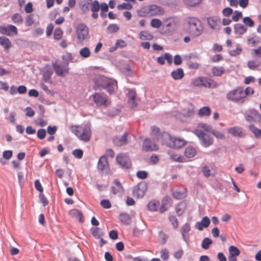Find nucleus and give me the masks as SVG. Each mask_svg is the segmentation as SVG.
<instances>
[{
  "label": "nucleus",
  "mask_w": 261,
  "mask_h": 261,
  "mask_svg": "<svg viewBox=\"0 0 261 261\" xmlns=\"http://www.w3.org/2000/svg\"><path fill=\"white\" fill-rule=\"evenodd\" d=\"M186 21L187 24L185 31L190 36L196 38L202 34L203 32L202 24L197 17H188Z\"/></svg>",
  "instance_id": "nucleus-1"
},
{
  "label": "nucleus",
  "mask_w": 261,
  "mask_h": 261,
  "mask_svg": "<svg viewBox=\"0 0 261 261\" xmlns=\"http://www.w3.org/2000/svg\"><path fill=\"white\" fill-rule=\"evenodd\" d=\"M161 142L166 146L175 149L183 147L187 143L183 139L173 137L166 132H163L161 135Z\"/></svg>",
  "instance_id": "nucleus-2"
},
{
  "label": "nucleus",
  "mask_w": 261,
  "mask_h": 261,
  "mask_svg": "<svg viewBox=\"0 0 261 261\" xmlns=\"http://www.w3.org/2000/svg\"><path fill=\"white\" fill-rule=\"evenodd\" d=\"M75 29L77 36L76 43L83 44L84 41L88 38L89 29L85 24L80 23L76 26Z\"/></svg>",
  "instance_id": "nucleus-3"
},
{
  "label": "nucleus",
  "mask_w": 261,
  "mask_h": 261,
  "mask_svg": "<svg viewBox=\"0 0 261 261\" xmlns=\"http://www.w3.org/2000/svg\"><path fill=\"white\" fill-rule=\"evenodd\" d=\"M116 161L123 169L128 170L132 168L131 160L129 156L125 153H118L116 156Z\"/></svg>",
  "instance_id": "nucleus-4"
},
{
  "label": "nucleus",
  "mask_w": 261,
  "mask_h": 261,
  "mask_svg": "<svg viewBox=\"0 0 261 261\" xmlns=\"http://www.w3.org/2000/svg\"><path fill=\"white\" fill-rule=\"evenodd\" d=\"M142 12L149 16L153 15H163L164 13V10L160 6L150 5L143 8L142 9Z\"/></svg>",
  "instance_id": "nucleus-5"
},
{
  "label": "nucleus",
  "mask_w": 261,
  "mask_h": 261,
  "mask_svg": "<svg viewBox=\"0 0 261 261\" xmlns=\"http://www.w3.org/2000/svg\"><path fill=\"white\" fill-rule=\"evenodd\" d=\"M241 87H238L229 92H228L226 96L227 100L232 101L234 102H238L243 99V96L241 94Z\"/></svg>",
  "instance_id": "nucleus-6"
},
{
  "label": "nucleus",
  "mask_w": 261,
  "mask_h": 261,
  "mask_svg": "<svg viewBox=\"0 0 261 261\" xmlns=\"http://www.w3.org/2000/svg\"><path fill=\"white\" fill-rule=\"evenodd\" d=\"M52 66L56 74L59 76L65 77L69 72L68 63L59 65L56 63H53Z\"/></svg>",
  "instance_id": "nucleus-7"
},
{
  "label": "nucleus",
  "mask_w": 261,
  "mask_h": 261,
  "mask_svg": "<svg viewBox=\"0 0 261 261\" xmlns=\"http://www.w3.org/2000/svg\"><path fill=\"white\" fill-rule=\"evenodd\" d=\"M97 170L100 174H103L105 171H109L110 166L107 155H102L99 158L97 165Z\"/></svg>",
  "instance_id": "nucleus-8"
},
{
  "label": "nucleus",
  "mask_w": 261,
  "mask_h": 261,
  "mask_svg": "<svg viewBox=\"0 0 261 261\" xmlns=\"http://www.w3.org/2000/svg\"><path fill=\"white\" fill-rule=\"evenodd\" d=\"M147 190V185L146 182L141 181L136 186L133 191L134 196L137 198H142Z\"/></svg>",
  "instance_id": "nucleus-9"
},
{
  "label": "nucleus",
  "mask_w": 261,
  "mask_h": 261,
  "mask_svg": "<svg viewBox=\"0 0 261 261\" xmlns=\"http://www.w3.org/2000/svg\"><path fill=\"white\" fill-rule=\"evenodd\" d=\"M91 97L97 106H107L108 105L109 102L106 95L95 92L91 96Z\"/></svg>",
  "instance_id": "nucleus-10"
},
{
  "label": "nucleus",
  "mask_w": 261,
  "mask_h": 261,
  "mask_svg": "<svg viewBox=\"0 0 261 261\" xmlns=\"http://www.w3.org/2000/svg\"><path fill=\"white\" fill-rule=\"evenodd\" d=\"M172 204V199L169 195H166L162 199L161 205L159 208V212L161 214L167 211Z\"/></svg>",
  "instance_id": "nucleus-11"
},
{
  "label": "nucleus",
  "mask_w": 261,
  "mask_h": 261,
  "mask_svg": "<svg viewBox=\"0 0 261 261\" xmlns=\"http://www.w3.org/2000/svg\"><path fill=\"white\" fill-rule=\"evenodd\" d=\"M0 33L7 36L16 35L18 34L17 28L11 24L7 27L0 26Z\"/></svg>",
  "instance_id": "nucleus-12"
},
{
  "label": "nucleus",
  "mask_w": 261,
  "mask_h": 261,
  "mask_svg": "<svg viewBox=\"0 0 261 261\" xmlns=\"http://www.w3.org/2000/svg\"><path fill=\"white\" fill-rule=\"evenodd\" d=\"M82 130L83 132L82 133H81L79 139L81 140L88 142L90 140L91 136L90 124L87 123L85 124L84 127H82Z\"/></svg>",
  "instance_id": "nucleus-13"
},
{
  "label": "nucleus",
  "mask_w": 261,
  "mask_h": 261,
  "mask_svg": "<svg viewBox=\"0 0 261 261\" xmlns=\"http://www.w3.org/2000/svg\"><path fill=\"white\" fill-rule=\"evenodd\" d=\"M110 80L105 76H99L98 77L94 80V85L93 89L97 90L98 89L101 90L104 89L107 82Z\"/></svg>",
  "instance_id": "nucleus-14"
},
{
  "label": "nucleus",
  "mask_w": 261,
  "mask_h": 261,
  "mask_svg": "<svg viewBox=\"0 0 261 261\" xmlns=\"http://www.w3.org/2000/svg\"><path fill=\"white\" fill-rule=\"evenodd\" d=\"M227 132L233 137L244 138L246 134L244 132L243 128L240 126H233L227 129Z\"/></svg>",
  "instance_id": "nucleus-15"
},
{
  "label": "nucleus",
  "mask_w": 261,
  "mask_h": 261,
  "mask_svg": "<svg viewBox=\"0 0 261 261\" xmlns=\"http://www.w3.org/2000/svg\"><path fill=\"white\" fill-rule=\"evenodd\" d=\"M136 96L137 93L135 89L129 90L127 94L128 103L132 109H134L138 106V103L136 101Z\"/></svg>",
  "instance_id": "nucleus-16"
},
{
  "label": "nucleus",
  "mask_w": 261,
  "mask_h": 261,
  "mask_svg": "<svg viewBox=\"0 0 261 261\" xmlns=\"http://www.w3.org/2000/svg\"><path fill=\"white\" fill-rule=\"evenodd\" d=\"M143 148L145 151H152L158 149V146L152 143L150 139L146 138L143 142Z\"/></svg>",
  "instance_id": "nucleus-17"
},
{
  "label": "nucleus",
  "mask_w": 261,
  "mask_h": 261,
  "mask_svg": "<svg viewBox=\"0 0 261 261\" xmlns=\"http://www.w3.org/2000/svg\"><path fill=\"white\" fill-rule=\"evenodd\" d=\"M191 230V226L189 223H185L181 227L180 232L183 240L188 243L189 238V232Z\"/></svg>",
  "instance_id": "nucleus-18"
},
{
  "label": "nucleus",
  "mask_w": 261,
  "mask_h": 261,
  "mask_svg": "<svg viewBox=\"0 0 261 261\" xmlns=\"http://www.w3.org/2000/svg\"><path fill=\"white\" fill-rule=\"evenodd\" d=\"M177 18V17H168L164 21V25L174 30L179 25V21Z\"/></svg>",
  "instance_id": "nucleus-19"
},
{
  "label": "nucleus",
  "mask_w": 261,
  "mask_h": 261,
  "mask_svg": "<svg viewBox=\"0 0 261 261\" xmlns=\"http://www.w3.org/2000/svg\"><path fill=\"white\" fill-rule=\"evenodd\" d=\"M202 86L208 88H216L218 84L214 80L203 76Z\"/></svg>",
  "instance_id": "nucleus-20"
},
{
  "label": "nucleus",
  "mask_w": 261,
  "mask_h": 261,
  "mask_svg": "<svg viewBox=\"0 0 261 261\" xmlns=\"http://www.w3.org/2000/svg\"><path fill=\"white\" fill-rule=\"evenodd\" d=\"M210 220L207 216H204L201 222H198L195 224V227L199 230H202L203 228L207 227L210 224Z\"/></svg>",
  "instance_id": "nucleus-21"
},
{
  "label": "nucleus",
  "mask_w": 261,
  "mask_h": 261,
  "mask_svg": "<svg viewBox=\"0 0 261 261\" xmlns=\"http://www.w3.org/2000/svg\"><path fill=\"white\" fill-rule=\"evenodd\" d=\"M116 87H117L116 81L110 79L103 89H106L107 92L111 94L115 92Z\"/></svg>",
  "instance_id": "nucleus-22"
},
{
  "label": "nucleus",
  "mask_w": 261,
  "mask_h": 261,
  "mask_svg": "<svg viewBox=\"0 0 261 261\" xmlns=\"http://www.w3.org/2000/svg\"><path fill=\"white\" fill-rule=\"evenodd\" d=\"M128 133L127 132H125L123 135L120 137H116L114 139V143L117 146H122L127 144Z\"/></svg>",
  "instance_id": "nucleus-23"
},
{
  "label": "nucleus",
  "mask_w": 261,
  "mask_h": 261,
  "mask_svg": "<svg viewBox=\"0 0 261 261\" xmlns=\"http://www.w3.org/2000/svg\"><path fill=\"white\" fill-rule=\"evenodd\" d=\"M120 222L125 225H128L131 223L132 219L130 215L126 213H121L119 215Z\"/></svg>",
  "instance_id": "nucleus-24"
},
{
  "label": "nucleus",
  "mask_w": 261,
  "mask_h": 261,
  "mask_svg": "<svg viewBox=\"0 0 261 261\" xmlns=\"http://www.w3.org/2000/svg\"><path fill=\"white\" fill-rule=\"evenodd\" d=\"M185 75L184 70L181 68H178L171 73V77L175 80H178L182 79Z\"/></svg>",
  "instance_id": "nucleus-25"
},
{
  "label": "nucleus",
  "mask_w": 261,
  "mask_h": 261,
  "mask_svg": "<svg viewBox=\"0 0 261 261\" xmlns=\"http://www.w3.org/2000/svg\"><path fill=\"white\" fill-rule=\"evenodd\" d=\"M0 45H1L6 51L10 48L12 46V43L8 38L5 36L0 37Z\"/></svg>",
  "instance_id": "nucleus-26"
},
{
  "label": "nucleus",
  "mask_w": 261,
  "mask_h": 261,
  "mask_svg": "<svg viewBox=\"0 0 261 261\" xmlns=\"http://www.w3.org/2000/svg\"><path fill=\"white\" fill-rule=\"evenodd\" d=\"M186 207L187 204L186 202L181 201L178 203L175 207V212L177 215L179 217L182 216L184 214Z\"/></svg>",
  "instance_id": "nucleus-27"
},
{
  "label": "nucleus",
  "mask_w": 261,
  "mask_h": 261,
  "mask_svg": "<svg viewBox=\"0 0 261 261\" xmlns=\"http://www.w3.org/2000/svg\"><path fill=\"white\" fill-rule=\"evenodd\" d=\"M160 207V202L156 200L150 201L147 204V207L150 211L156 212L159 211Z\"/></svg>",
  "instance_id": "nucleus-28"
},
{
  "label": "nucleus",
  "mask_w": 261,
  "mask_h": 261,
  "mask_svg": "<svg viewBox=\"0 0 261 261\" xmlns=\"http://www.w3.org/2000/svg\"><path fill=\"white\" fill-rule=\"evenodd\" d=\"M172 196L176 199H181L187 196L186 189H184L182 191L172 190Z\"/></svg>",
  "instance_id": "nucleus-29"
},
{
  "label": "nucleus",
  "mask_w": 261,
  "mask_h": 261,
  "mask_svg": "<svg viewBox=\"0 0 261 261\" xmlns=\"http://www.w3.org/2000/svg\"><path fill=\"white\" fill-rule=\"evenodd\" d=\"M201 144L203 146L207 147L211 145L213 143V139L211 138L209 135L205 133L201 140Z\"/></svg>",
  "instance_id": "nucleus-30"
},
{
  "label": "nucleus",
  "mask_w": 261,
  "mask_h": 261,
  "mask_svg": "<svg viewBox=\"0 0 261 261\" xmlns=\"http://www.w3.org/2000/svg\"><path fill=\"white\" fill-rule=\"evenodd\" d=\"M249 130L253 134L256 139L261 138V129L258 128L254 124H250L248 126Z\"/></svg>",
  "instance_id": "nucleus-31"
},
{
  "label": "nucleus",
  "mask_w": 261,
  "mask_h": 261,
  "mask_svg": "<svg viewBox=\"0 0 261 261\" xmlns=\"http://www.w3.org/2000/svg\"><path fill=\"white\" fill-rule=\"evenodd\" d=\"M90 9L93 12L92 16H98V15H95V13L98 12L100 9V5L97 0H95L90 4Z\"/></svg>",
  "instance_id": "nucleus-32"
},
{
  "label": "nucleus",
  "mask_w": 261,
  "mask_h": 261,
  "mask_svg": "<svg viewBox=\"0 0 261 261\" xmlns=\"http://www.w3.org/2000/svg\"><path fill=\"white\" fill-rule=\"evenodd\" d=\"M139 38L143 40H151L153 38V36L147 31H142L139 33Z\"/></svg>",
  "instance_id": "nucleus-33"
},
{
  "label": "nucleus",
  "mask_w": 261,
  "mask_h": 261,
  "mask_svg": "<svg viewBox=\"0 0 261 261\" xmlns=\"http://www.w3.org/2000/svg\"><path fill=\"white\" fill-rule=\"evenodd\" d=\"M185 155L188 158L194 157L196 154V151L192 146H188L184 152Z\"/></svg>",
  "instance_id": "nucleus-34"
},
{
  "label": "nucleus",
  "mask_w": 261,
  "mask_h": 261,
  "mask_svg": "<svg viewBox=\"0 0 261 261\" xmlns=\"http://www.w3.org/2000/svg\"><path fill=\"white\" fill-rule=\"evenodd\" d=\"M53 73V71L51 68L50 67L45 68L43 73V77L46 82H48L51 79Z\"/></svg>",
  "instance_id": "nucleus-35"
},
{
  "label": "nucleus",
  "mask_w": 261,
  "mask_h": 261,
  "mask_svg": "<svg viewBox=\"0 0 261 261\" xmlns=\"http://www.w3.org/2000/svg\"><path fill=\"white\" fill-rule=\"evenodd\" d=\"M225 72L224 67L214 66L212 68V73L214 76H220Z\"/></svg>",
  "instance_id": "nucleus-36"
},
{
  "label": "nucleus",
  "mask_w": 261,
  "mask_h": 261,
  "mask_svg": "<svg viewBox=\"0 0 261 261\" xmlns=\"http://www.w3.org/2000/svg\"><path fill=\"white\" fill-rule=\"evenodd\" d=\"M234 29L236 33L242 35L247 30L246 27L240 23H237L234 25Z\"/></svg>",
  "instance_id": "nucleus-37"
},
{
  "label": "nucleus",
  "mask_w": 261,
  "mask_h": 261,
  "mask_svg": "<svg viewBox=\"0 0 261 261\" xmlns=\"http://www.w3.org/2000/svg\"><path fill=\"white\" fill-rule=\"evenodd\" d=\"M72 213L74 216L78 218L79 221L80 223H83L84 222V217L82 212L80 210L78 209H74L72 211Z\"/></svg>",
  "instance_id": "nucleus-38"
},
{
  "label": "nucleus",
  "mask_w": 261,
  "mask_h": 261,
  "mask_svg": "<svg viewBox=\"0 0 261 261\" xmlns=\"http://www.w3.org/2000/svg\"><path fill=\"white\" fill-rule=\"evenodd\" d=\"M247 112L252 117L254 118L255 120L256 118L257 119V121L259 123H261V115L257 111L254 109H249Z\"/></svg>",
  "instance_id": "nucleus-39"
},
{
  "label": "nucleus",
  "mask_w": 261,
  "mask_h": 261,
  "mask_svg": "<svg viewBox=\"0 0 261 261\" xmlns=\"http://www.w3.org/2000/svg\"><path fill=\"white\" fill-rule=\"evenodd\" d=\"M90 230L92 236L96 239H100L103 235L100 232V229L98 227H92Z\"/></svg>",
  "instance_id": "nucleus-40"
},
{
  "label": "nucleus",
  "mask_w": 261,
  "mask_h": 261,
  "mask_svg": "<svg viewBox=\"0 0 261 261\" xmlns=\"http://www.w3.org/2000/svg\"><path fill=\"white\" fill-rule=\"evenodd\" d=\"M211 110L208 107H203L198 111V115L200 117L209 116L211 114Z\"/></svg>",
  "instance_id": "nucleus-41"
},
{
  "label": "nucleus",
  "mask_w": 261,
  "mask_h": 261,
  "mask_svg": "<svg viewBox=\"0 0 261 261\" xmlns=\"http://www.w3.org/2000/svg\"><path fill=\"white\" fill-rule=\"evenodd\" d=\"M260 65V62L257 60H250L247 63L248 68L254 70Z\"/></svg>",
  "instance_id": "nucleus-42"
},
{
  "label": "nucleus",
  "mask_w": 261,
  "mask_h": 261,
  "mask_svg": "<svg viewBox=\"0 0 261 261\" xmlns=\"http://www.w3.org/2000/svg\"><path fill=\"white\" fill-rule=\"evenodd\" d=\"M82 127L80 125H71L70 130L79 138L82 131Z\"/></svg>",
  "instance_id": "nucleus-43"
},
{
  "label": "nucleus",
  "mask_w": 261,
  "mask_h": 261,
  "mask_svg": "<svg viewBox=\"0 0 261 261\" xmlns=\"http://www.w3.org/2000/svg\"><path fill=\"white\" fill-rule=\"evenodd\" d=\"M120 112V110L119 109L116 108H112V109H109L107 111L106 114L109 117H113L119 115Z\"/></svg>",
  "instance_id": "nucleus-44"
},
{
  "label": "nucleus",
  "mask_w": 261,
  "mask_h": 261,
  "mask_svg": "<svg viewBox=\"0 0 261 261\" xmlns=\"http://www.w3.org/2000/svg\"><path fill=\"white\" fill-rule=\"evenodd\" d=\"M90 50L88 47H84L80 51V55L83 58H87L90 56Z\"/></svg>",
  "instance_id": "nucleus-45"
},
{
  "label": "nucleus",
  "mask_w": 261,
  "mask_h": 261,
  "mask_svg": "<svg viewBox=\"0 0 261 261\" xmlns=\"http://www.w3.org/2000/svg\"><path fill=\"white\" fill-rule=\"evenodd\" d=\"M228 251L229 255L237 256L240 254V250L235 246H230Z\"/></svg>",
  "instance_id": "nucleus-46"
},
{
  "label": "nucleus",
  "mask_w": 261,
  "mask_h": 261,
  "mask_svg": "<svg viewBox=\"0 0 261 261\" xmlns=\"http://www.w3.org/2000/svg\"><path fill=\"white\" fill-rule=\"evenodd\" d=\"M201 171L204 176L205 177H208L211 176L214 177V174L211 173V170L209 167L206 165L202 166L201 168Z\"/></svg>",
  "instance_id": "nucleus-47"
},
{
  "label": "nucleus",
  "mask_w": 261,
  "mask_h": 261,
  "mask_svg": "<svg viewBox=\"0 0 261 261\" xmlns=\"http://www.w3.org/2000/svg\"><path fill=\"white\" fill-rule=\"evenodd\" d=\"M202 2V0H183L184 3L190 7H195L199 5Z\"/></svg>",
  "instance_id": "nucleus-48"
},
{
  "label": "nucleus",
  "mask_w": 261,
  "mask_h": 261,
  "mask_svg": "<svg viewBox=\"0 0 261 261\" xmlns=\"http://www.w3.org/2000/svg\"><path fill=\"white\" fill-rule=\"evenodd\" d=\"M123 72L128 76H132L134 74L133 70L131 69L129 64H127L123 68Z\"/></svg>",
  "instance_id": "nucleus-49"
},
{
  "label": "nucleus",
  "mask_w": 261,
  "mask_h": 261,
  "mask_svg": "<svg viewBox=\"0 0 261 261\" xmlns=\"http://www.w3.org/2000/svg\"><path fill=\"white\" fill-rule=\"evenodd\" d=\"M212 240L208 238H205L201 243V247L205 250L207 249L212 244Z\"/></svg>",
  "instance_id": "nucleus-50"
},
{
  "label": "nucleus",
  "mask_w": 261,
  "mask_h": 261,
  "mask_svg": "<svg viewBox=\"0 0 261 261\" xmlns=\"http://www.w3.org/2000/svg\"><path fill=\"white\" fill-rule=\"evenodd\" d=\"M242 51V48L240 46V44H238L236 46V49H232L229 51V54L231 56H237L240 55Z\"/></svg>",
  "instance_id": "nucleus-51"
},
{
  "label": "nucleus",
  "mask_w": 261,
  "mask_h": 261,
  "mask_svg": "<svg viewBox=\"0 0 261 261\" xmlns=\"http://www.w3.org/2000/svg\"><path fill=\"white\" fill-rule=\"evenodd\" d=\"M151 130L152 134L158 138V139H160L161 140V135L163 134V133H160V129L156 126H153L151 127Z\"/></svg>",
  "instance_id": "nucleus-52"
},
{
  "label": "nucleus",
  "mask_w": 261,
  "mask_h": 261,
  "mask_svg": "<svg viewBox=\"0 0 261 261\" xmlns=\"http://www.w3.org/2000/svg\"><path fill=\"white\" fill-rule=\"evenodd\" d=\"M169 220L172 224L174 228L176 229L178 226V222L177 218L174 215H169Z\"/></svg>",
  "instance_id": "nucleus-53"
},
{
  "label": "nucleus",
  "mask_w": 261,
  "mask_h": 261,
  "mask_svg": "<svg viewBox=\"0 0 261 261\" xmlns=\"http://www.w3.org/2000/svg\"><path fill=\"white\" fill-rule=\"evenodd\" d=\"M133 8V5L130 3H124L117 6V9L119 10H130Z\"/></svg>",
  "instance_id": "nucleus-54"
},
{
  "label": "nucleus",
  "mask_w": 261,
  "mask_h": 261,
  "mask_svg": "<svg viewBox=\"0 0 261 261\" xmlns=\"http://www.w3.org/2000/svg\"><path fill=\"white\" fill-rule=\"evenodd\" d=\"M119 30V27L116 24H111L107 27V31L110 33L117 32Z\"/></svg>",
  "instance_id": "nucleus-55"
},
{
  "label": "nucleus",
  "mask_w": 261,
  "mask_h": 261,
  "mask_svg": "<svg viewBox=\"0 0 261 261\" xmlns=\"http://www.w3.org/2000/svg\"><path fill=\"white\" fill-rule=\"evenodd\" d=\"M73 156L76 159H82L83 156V151L81 149H75L72 152Z\"/></svg>",
  "instance_id": "nucleus-56"
},
{
  "label": "nucleus",
  "mask_w": 261,
  "mask_h": 261,
  "mask_svg": "<svg viewBox=\"0 0 261 261\" xmlns=\"http://www.w3.org/2000/svg\"><path fill=\"white\" fill-rule=\"evenodd\" d=\"M63 35V32L60 28H57L55 29L54 33V37L55 40H60Z\"/></svg>",
  "instance_id": "nucleus-57"
},
{
  "label": "nucleus",
  "mask_w": 261,
  "mask_h": 261,
  "mask_svg": "<svg viewBox=\"0 0 261 261\" xmlns=\"http://www.w3.org/2000/svg\"><path fill=\"white\" fill-rule=\"evenodd\" d=\"M216 17H207V21L210 27L213 29L216 28L217 25Z\"/></svg>",
  "instance_id": "nucleus-58"
},
{
  "label": "nucleus",
  "mask_w": 261,
  "mask_h": 261,
  "mask_svg": "<svg viewBox=\"0 0 261 261\" xmlns=\"http://www.w3.org/2000/svg\"><path fill=\"white\" fill-rule=\"evenodd\" d=\"M203 76L196 77L192 80V85L196 87H201Z\"/></svg>",
  "instance_id": "nucleus-59"
},
{
  "label": "nucleus",
  "mask_w": 261,
  "mask_h": 261,
  "mask_svg": "<svg viewBox=\"0 0 261 261\" xmlns=\"http://www.w3.org/2000/svg\"><path fill=\"white\" fill-rule=\"evenodd\" d=\"M100 205L106 209H108L111 207L112 204L108 199H103L100 202Z\"/></svg>",
  "instance_id": "nucleus-60"
},
{
  "label": "nucleus",
  "mask_w": 261,
  "mask_h": 261,
  "mask_svg": "<svg viewBox=\"0 0 261 261\" xmlns=\"http://www.w3.org/2000/svg\"><path fill=\"white\" fill-rule=\"evenodd\" d=\"M136 175L138 178L141 179H146L148 176L147 172L143 170H139L137 171Z\"/></svg>",
  "instance_id": "nucleus-61"
},
{
  "label": "nucleus",
  "mask_w": 261,
  "mask_h": 261,
  "mask_svg": "<svg viewBox=\"0 0 261 261\" xmlns=\"http://www.w3.org/2000/svg\"><path fill=\"white\" fill-rule=\"evenodd\" d=\"M198 126L202 128L204 130L207 132L211 133L212 132L213 128L209 125L206 123H199Z\"/></svg>",
  "instance_id": "nucleus-62"
},
{
  "label": "nucleus",
  "mask_w": 261,
  "mask_h": 261,
  "mask_svg": "<svg viewBox=\"0 0 261 261\" xmlns=\"http://www.w3.org/2000/svg\"><path fill=\"white\" fill-rule=\"evenodd\" d=\"M46 134V132L45 129L44 128H40L37 131V136L38 139L42 140L45 138Z\"/></svg>",
  "instance_id": "nucleus-63"
},
{
  "label": "nucleus",
  "mask_w": 261,
  "mask_h": 261,
  "mask_svg": "<svg viewBox=\"0 0 261 261\" xmlns=\"http://www.w3.org/2000/svg\"><path fill=\"white\" fill-rule=\"evenodd\" d=\"M243 22L247 26L252 27L254 25V21L251 19V17H243Z\"/></svg>",
  "instance_id": "nucleus-64"
}]
</instances>
